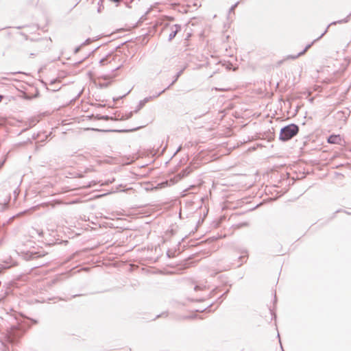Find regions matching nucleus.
Instances as JSON below:
<instances>
[{"mask_svg":"<svg viewBox=\"0 0 351 351\" xmlns=\"http://www.w3.org/2000/svg\"><path fill=\"white\" fill-rule=\"evenodd\" d=\"M239 4V2L236 3L235 4H234L233 5L231 6V8H230L229 10V12H234L235 8Z\"/></svg>","mask_w":351,"mask_h":351,"instance_id":"nucleus-13","label":"nucleus"},{"mask_svg":"<svg viewBox=\"0 0 351 351\" xmlns=\"http://www.w3.org/2000/svg\"><path fill=\"white\" fill-rule=\"evenodd\" d=\"M10 200V197L5 199L3 202H0V204L2 205V209H5L7 207V205L8 204Z\"/></svg>","mask_w":351,"mask_h":351,"instance_id":"nucleus-11","label":"nucleus"},{"mask_svg":"<svg viewBox=\"0 0 351 351\" xmlns=\"http://www.w3.org/2000/svg\"><path fill=\"white\" fill-rule=\"evenodd\" d=\"M202 289V288H201L199 286H198V285H196V286H195V287H194V290H195V291L199 290V289Z\"/></svg>","mask_w":351,"mask_h":351,"instance_id":"nucleus-19","label":"nucleus"},{"mask_svg":"<svg viewBox=\"0 0 351 351\" xmlns=\"http://www.w3.org/2000/svg\"><path fill=\"white\" fill-rule=\"evenodd\" d=\"M2 99H3V95H0V102L1 101Z\"/></svg>","mask_w":351,"mask_h":351,"instance_id":"nucleus-24","label":"nucleus"},{"mask_svg":"<svg viewBox=\"0 0 351 351\" xmlns=\"http://www.w3.org/2000/svg\"><path fill=\"white\" fill-rule=\"evenodd\" d=\"M186 69V66H184L183 69H182L180 71H178L177 73V74L175 76V78L174 80H173V82H171V84L167 88H165L166 90H167L168 88H170L171 86H172L177 80L179 78V77L182 75V73H183V71H184V69Z\"/></svg>","mask_w":351,"mask_h":351,"instance_id":"nucleus-7","label":"nucleus"},{"mask_svg":"<svg viewBox=\"0 0 351 351\" xmlns=\"http://www.w3.org/2000/svg\"><path fill=\"white\" fill-rule=\"evenodd\" d=\"M95 184H96V182H95V181H92V182H90L87 186H86V187L90 188V187H91V186H94V185H95Z\"/></svg>","mask_w":351,"mask_h":351,"instance_id":"nucleus-15","label":"nucleus"},{"mask_svg":"<svg viewBox=\"0 0 351 351\" xmlns=\"http://www.w3.org/2000/svg\"><path fill=\"white\" fill-rule=\"evenodd\" d=\"M298 132L299 127L298 125L294 123L289 124L280 129L279 140L283 142L287 141L296 136Z\"/></svg>","mask_w":351,"mask_h":351,"instance_id":"nucleus-1","label":"nucleus"},{"mask_svg":"<svg viewBox=\"0 0 351 351\" xmlns=\"http://www.w3.org/2000/svg\"><path fill=\"white\" fill-rule=\"evenodd\" d=\"M120 67H121V66H117V68H115L114 70V71H117V70L119 69V68H120Z\"/></svg>","mask_w":351,"mask_h":351,"instance_id":"nucleus-23","label":"nucleus"},{"mask_svg":"<svg viewBox=\"0 0 351 351\" xmlns=\"http://www.w3.org/2000/svg\"><path fill=\"white\" fill-rule=\"evenodd\" d=\"M14 193H15V196H14V198L16 199V191H14Z\"/></svg>","mask_w":351,"mask_h":351,"instance_id":"nucleus-25","label":"nucleus"},{"mask_svg":"<svg viewBox=\"0 0 351 351\" xmlns=\"http://www.w3.org/2000/svg\"><path fill=\"white\" fill-rule=\"evenodd\" d=\"M327 141L328 143L339 145H343L345 143V141L339 134H332L329 136Z\"/></svg>","mask_w":351,"mask_h":351,"instance_id":"nucleus-4","label":"nucleus"},{"mask_svg":"<svg viewBox=\"0 0 351 351\" xmlns=\"http://www.w3.org/2000/svg\"><path fill=\"white\" fill-rule=\"evenodd\" d=\"M189 171H188L187 169H184L182 171V176H186L187 174H189Z\"/></svg>","mask_w":351,"mask_h":351,"instance_id":"nucleus-16","label":"nucleus"},{"mask_svg":"<svg viewBox=\"0 0 351 351\" xmlns=\"http://www.w3.org/2000/svg\"><path fill=\"white\" fill-rule=\"evenodd\" d=\"M210 307H211V306H208V308H210ZM208 311H211V310H210V309H209Z\"/></svg>","mask_w":351,"mask_h":351,"instance_id":"nucleus-26","label":"nucleus"},{"mask_svg":"<svg viewBox=\"0 0 351 351\" xmlns=\"http://www.w3.org/2000/svg\"><path fill=\"white\" fill-rule=\"evenodd\" d=\"M82 47V46H81V45H80L79 47H76V48L75 49V51H74L75 53H78V52L80 51V49H81V47Z\"/></svg>","mask_w":351,"mask_h":351,"instance_id":"nucleus-17","label":"nucleus"},{"mask_svg":"<svg viewBox=\"0 0 351 351\" xmlns=\"http://www.w3.org/2000/svg\"><path fill=\"white\" fill-rule=\"evenodd\" d=\"M139 128H134V129H131V130H118V132H132V131H135L137 129H138Z\"/></svg>","mask_w":351,"mask_h":351,"instance_id":"nucleus-14","label":"nucleus"},{"mask_svg":"<svg viewBox=\"0 0 351 351\" xmlns=\"http://www.w3.org/2000/svg\"><path fill=\"white\" fill-rule=\"evenodd\" d=\"M92 42L90 38H87L83 43L81 44V46H85L90 44Z\"/></svg>","mask_w":351,"mask_h":351,"instance_id":"nucleus-12","label":"nucleus"},{"mask_svg":"<svg viewBox=\"0 0 351 351\" xmlns=\"http://www.w3.org/2000/svg\"><path fill=\"white\" fill-rule=\"evenodd\" d=\"M5 159L0 162V169L3 166Z\"/></svg>","mask_w":351,"mask_h":351,"instance_id":"nucleus-18","label":"nucleus"},{"mask_svg":"<svg viewBox=\"0 0 351 351\" xmlns=\"http://www.w3.org/2000/svg\"><path fill=\"white\" fill-rule=\"evenodd\" d=\"M38 95H39V93H38V90H36V93L34 96H31V95H29L28 94L25 93L24 98L25 99L29 100V99H32V98L37 97L38 96Z\"/></svg>","mask_w":351,"mask_h":351,"instance_id":"nucleus-9","label":"nucleus"},{"mask_svg":"<svg viewBox=\"0 0 351 351\" xmlns=\"http://www.w3.org/2000/svg\"><path fill=\"white\" fill-rule=\"evenodd\" d=\"M351 16V12L350 13V14H348L346 18L343 19H341V20H339V21H333L332 23H330L326 27V29H325V31L321 34V36L319 37H318L317 39L314 40L311 44H308L306 46V47L304 49L303 51H302L301 52H300L297 56H293V58H296L303 54H304L306 53V51L313 45V44L316 42L317 40H318L319 39H320L327 32H328V28L331 26V25H337V24H342V23H346L349 21V19H350V16Z\"/></svg>","mask_w":351,"mask_h":351,"instance_id":"nucleus-2","label":"nucleus"},{"mask_svg":"<svg viewBox=\"0 0 351 351\" xmlns=\"http://www.w3.org/2000/svg\"><path fill=\"white\" fill-rule=\"evenodd\" d=\"M165 90H166V89H164L162 91L159 92L158 93H156V95H154L153 96L147 97L144 98L143 100H141L139 101L136 108L134 110V112H137L145 105L146 103H147L148 101H149L151 99H152L154 98H156V97H159L161 94L165 93Z\"/></svg>","mask_w":351,"mask_h":351,"instance_id":"nucleus-3","label":"nucleus"},{"mask_svg":"<svg viewBox=\"0 0 351 351\" xmlns=\"http://www.w3.org/2000/svg\"><path fill=\"white\" fill-rule=\"evenodd\" d=\"M113 58H112V56L111 55H107L106 57L101 58L99 61V64L102 66H104L106 64H107L108 63H110L111 62V60H112Z\"/></svg>","mask_w":351,"mask_h":351,"instance_id":"nucleus-6","label":"nucleus"},{"mask_svg":"<svg viewBox=\"0 0 351 351\" xmlns=\"http://www.w3.org/2000/svg\"><path fill=\"white\" fill-rule=\"evenodd\" d=\"M181 149H182V146H180V147L178 148V149L176 150V152L175 154H177L178 152H180V151L181 150Z\"/></svg>","mask_w":351,"mask_h":351,"instance_id":"nucleus-21","label":"nucleus"},{"mask_svg":"<svg viewBox=\"0 0 351 351\" xmlns=\"http://www.w3.org/2000/svg\"><path fill=\"white\" fill-rule=\"evenodd\" d=\"M108 83H106V84H101V86H104V87H106V86H108Z\"/></svg>","mask_w":351,"mask_h":351,"instance_id":"nucleus-22","label":"nucleus"},{"mask_svg":"<svg viewBox=\"0 0 351 351\" xmlns=\"http://www.w3.org/2000/svg\"><path fill=\"white\" fill-rule=\"evenodd\" d=\"M134 112V111L133 112L132 111V112H130L126 113L125 114H123L119 119L121 120V121L128 120V119H130L132 117Z\"/></svg>","mask_w":351,"mask_h":351,"instance_id":"nucleus-8","label":"nucleus"},{"mask_svg":"<svg viewBox=\"0 0 351 351\" xmlns=\"http://www.w3.org/2000/svg\"><path fill=\"white\" fill-rule=\"evenodd\" d=\"M240 226H248V223L245 222V223H241Z\"/></svg>","mask_w":351,"mask_h":351,"instance_id":"nucleus-20","label":"nucleus"},{"mask_svg":"<svg viewBox=\"0 0 351 351\" xmlns=\"http://www.w3.org/2000/svg\"><path fill=\"white\" fill-rule=\"evenodd\" d=\"M180 30H181V25H180L176 24V25H173L171 27V32L169 35L168 40L169 41L173 40L175 38V36H176V34H178V32L179 31H180Z\"/></svg>","mask_w":351,"mask_h":351,"instance_id":"nucleus-5","label":"nucleus"},{"mask_svg":"<svg viewBox=\"0 0 351 351\" xmlns=\"http://www.w3.org/2000/svg\"><path fill=\"white\" fill-rule=\"evenodd\" d=\"M97 118L99 120H106V121L109 120V119H112V117H110L108 115H97Z\"/></svg>","mask_w":351,"mask_h":351,"instance_id":"nucleus-10","label":"nucleus"}]
</instances>
